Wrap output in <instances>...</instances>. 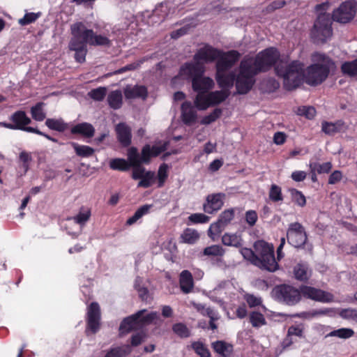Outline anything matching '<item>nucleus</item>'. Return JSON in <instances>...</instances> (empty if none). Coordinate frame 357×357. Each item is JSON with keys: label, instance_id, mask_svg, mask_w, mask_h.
I'll use <instances>...</instances> for the list:
<instances>
[{"label": "nucleus", "instance_id": "obj_25", "mask_svg": "<svg viewBox=\"0 0 357 357\" xmlns=\"http://www.w3.org/2000/svg\"><path fill=\"white\" fill-rule=\"evenodd\" d=\"M236 89L238 94L248 93L255 83V79L238 73L236 79Z\"/></svg>", "mask_w": 357, "mask_h": 357}, {"label": "nucleus", "instance_id": "obj_17", "mask_svg": "<svg viewBox=\"0 0 357 357\" xmlns=\"http://www.w3.org/2000/svg\"><path fill=\"white\" fill-rule=\"evenodd\" d=\"M206 71L205 66L202 62L193 61L183 63L179 70V75L186 79L191 81L199 75H204Z\"/></svg>", "mask_w": 357, "mask_h": 357}, {"label": "nucleus", "instance_id": "obj_33", "mask_svg": "<svg viewBox=\"0 0 357 357\" xmlns=\"http://www.w3.org/2000/svg\"><path fill=\"white\" fill-rule=\"evenodd\" d=\"M200 238L199 232L192 228H185L180 236V243L195 244Z\"/></svg>", "mask_w": 357, "mask_h": 357}, {"label": "nucleus", "instance_id": "obj_58", "mask_svg": "<svg viewBox=\"0 0 357 357\" xmlns=\"http://www.w3.org/2000/svg\"><path fill=\"white\" fill-rule=\"evenodd\" d=\"M291 194L292 196V200L299 206L303 207L306 204V199L302 192L296 190L291 189Z\"/></svg>", "mask_w": 357, "mask_h": 357}, {"label": "nucleus", "instance_id": "obj_1", "mask_svg": "<svg viewBox=\"0 0 357 357\" xmlns=\"http://www.w3.org/2000/svg\"><path fill=\"white\" fill-rule=\"evenodd\" d=\"M313 63L305 69V82L317 86L328 77L331 70L335 68V61L324 53L315 52L312 55Z\"/></svg>", "mask_w": 357, "mask_h": 357}, {"label": "nucleus", "instance_id": "obj_32", "mask_svg": "<svg viewBox=\"0 0 357 357\" xmlns=\"http://www.w3.org/2000/svg\"><path fill=\"white\" fill-rule=\"evenodd\" d=\"M294 276L296 280L305 282L311 276V271L308 266L303 263L297 264L293 268Z\"/></svg>", "mask_w": 357, "mask_h": 357}, {"label": "nucleus", "instance_id": "obj_18", "mask_svg": "<svg viewBox=\"0 0 357 357\" xmlns=\"http://www.w3.org/2000/svg\"><path fill=\"white\" fill-rule=\"evenodd\" d=\"M82 26L79 32L87 44L93 46H110L111 40L107 37L96 35L92 29H86L83 23Z\"/></svg>", "mask_w": 357, "mask_h": 357}, {"label": "nucleus", "instance_id": "obj_12", "mask_svg": "<svg viewBox=\"0 0 357 357\" xmlns=\"http://www.w3.org/2000/svg\"><path fill=\"white\" fill-rule=\"evenodd\" d=\"M101 311L99 304L97 302H92L87 307L86 312V327L85 333L96 334L100 328Z\"/></svg>", "mask_w": 357, "mask_h": 357}, {"label": "nucleus", "instance_id": "obj_54", "mask_svg": "<svg viewBox=\"0 0 357 357\" xmlns=\"http://www.w3.org/2000/svg\"><path fill=\"white\" fill-rule=\"evenodd\" d=\"M107 94V89L104 86H100L96 89L91 90L88 95L89 96L96 100L102 101L104 100Z\"/></svg>", "mask_w": 357, "mask_h": 357}, {"label": "nucleus", "instance_id": "obj_28", "mask_svg": "<svg viewBox=\"0 0 357 357\" xmlns=\"http://www.w3.org/2000/svg\"><path fill=\"white\" fill-rule=\"evenodd\" d=\"M226 72L215 73L216 82L222 89L229 90L234 85V82L236 79L235 75L233 73L228 74Z\"/></svg>", "mask_w": 357, "mask_h": 357}, {"label": "nucleus", "instance_id": "obj_44", "mask_svg": "<svg viewBox=\"0 0 357 357\" xmlns=\"http://www.w3.org/2000/svg\"><path fill=\"white\" fill-rule=\"evenodd\" d=\"M341 71L349 77L357 76V59L344 62L341 66Z\"/></svg>", "mask_w": 357, "mask_h": 357}, {"label": "nucleus", "instance_id": "obj_43", "mask_svg": "<svg viewBox=\"0 0 357 357\" xmlns=\"http://www.w3.org/2000/svg\"><path fill=\"white\" fill-rule=\"evenodd\" d=\"M131 352L130 345L124 344L111 349L107 352L105 357H126Z\"/></svg>", "mask_w": 357, "mask_h": 357}, {"label": "nucleus", "instance_id": "obj_16", "mask_svg": "<svg viewBox=\"0 0 357 357\" xmlns=\"http://www.w3.org/2000/svg\"><path fill=\"white\" fill-rule=\"evenodd\" d=\"M221 50L212 47L210 45L205 44L204 47L198 49L193 56L195 61L202 62L204 66L206 63H213L216 61Z\"/></svg>", "mask_w": 357, "mask_h": 357}, {"label": "nucleus", "instance_id": "obj_23", "mask_svg": "<svg viewBox=\"0 0 357 357\" xmlns=\"http://www.w3.org/2000/svg\"><path fill=\"white\" fill-rule=\"evenodd\" d=\"M192 88L194 91L198 93H207L214 86L213 80L209 77L203 75H199L191 81Z\"/></svg>", "mask_w": 357, "mask_h": 357}, {"label": "nucleus", "instance_id": "obj_20", "mask_svg": "<svg viewBox=\"0 0 357 357\" xmlns=\"http://www.w3.org/2000/svg\"><path fill=\"white\" fill-rule=\"evenodd\" d=\"M234 218V209L229 208L222 211L217 220V222L211 225L208 229V235L210 234H220L223 228L227 225Z\"/></svg>", "mask_w": 357, "mask_h": 357}, {"label": "nucleus", "instance_id": "obj_10", "mask_svg": "<svg viewBox=\"0 0 357 357\" xmlns=\"http://www.w3.org/2000/svg\"><path fill=\"white\" fill-rule=\"evenodd\" d=\"M357 11V4L355 1L342 2L337 8L335 9L331 16V20L347 24L355 17Z\"/></svg>", "mask_w": 357, "mask_h": 357}, {"label": "nucleus", "instance_id": "obj_30", "mask_svg": "<svg viewBox=\"0 0 357 357\" xmlns=\"http://www.w3.org/2000/svg\"><path fill=\"white\" fill-rule=\"evenodd\" d=\"M225 253V250L220 245H212L206 247L201 255L208 257H215L216 263L222 261V257Z\"/></svg>", "mask_w": 357, "mask_h": 357}, {"label": "nucleus", "instance_id": "obj_21", "mask_svg": "<svg viewBox=\"0 0 357 357\" xmlns=\"http://www.w3.org/2000/svg\"><path fill=\"white\" fill-rule=\"evenodd\" d=\"M116 139L123 147H128L132 143L131 128L126 123L121 122L116 125Z\"/></svg>", "mask_w": 357, "mask_h": 357}, {"label": "nucleus", "instance_id": "obj_9", "mask_svg": "<svg viewBox=\"0 0 357 357\" xmlns=\"http://www.w3.org/2000/svg\"><path fill=\"white\" fill-rule=\"evenodd\" d=\"M287 240L289 244L296 248H303L307 241L305 227L299 222H291L287 230Z\"/></svg>", "mask_w": 357, "mask_h": 357}, {"label": "nucleus", "instance_id": "obj_27", "mask_svg": "<svg viewBox=\"0 0 357 357\" xmlns=\"http://www.w3.org/2000/svg\"><path fill=\"white\" fill-rule=\"evenodd\" d=\"M70 132L72 135H79L86 138H91L95 134V128L92 124L83 122L73 126Z\"/></svg>", "mask_w": 357, "mask_h": 357}, {"label": "nucleus", "instance_id": "obj_61", "mask_svg": "<svg viewBox=\"0 0 357 357\" xmlns=\"http://www.w3.org/2000/svg\"><path fill=\"white\" fill-rule=\"evenodd\" d=\"M298 112L299 115L304 116L308 119H313L316 115V109L310 106H302L298 107Z\"/></svg>", "mask_w": 357, "mask_h": 357}, {"label": "nucleus", "instance_id": "obj_39", "mask_svg": "<svg viewBox=\"0 0 357 357\" xmlns=\"http://www.w3.org/2000/svg\"><path fill=\"white\" fill-rule=\"evenodd\" d=\"M71 146L74 149V151L77 155L82 158H89L92 156L95 150L93 148L86 146V145H80L76 142H70Z\"/></svg>", "mask_w": 357, "mask_h": 357}, {"label": "nucleus", "instance_id": "obj_60", "mask_svg": "<svg viewBox=\"0 0 357 357\" xmlns=\"http://www.w3.org/2000/svg\"><path fill=\"white\" fill-rule=\"evenodd\" d=\"M303 331L304 326L303 324L292 325L288 328L287 336L291 337L294 335L301 337H303Z\"/></svg>", "mask_w": 357, "mask_h": 357}, {"label": "nucleus", "instance_id": "obj_6", "mask_svg": "<svg viewBox=\"0 0 357 357\" xmlns=\"http://www.w3.org/2000/svg\"><path fill=\"white\" fill-rule=\"evenodd\" d=\"M82 22H76L71 26V33L73 37L69 43V49L75 51V59L77 62L82 63L86 60L87 54V43L79 33Z\"/></svg>", "mask_w": 357, "mask_h": 357}, {"label": "nucleus", "instance_id": "obj_2", "mask_svg": "<svg viewBox=\"0 0 357 357\" xmlns=\"http://www.w3.org/2000/svg\"><path fill=\"white\" fill-rule=\"evenodd\" d=\"M275 71L278 77L282 78L284 88L287 91L296 89L305 82L303 64L298 61L291 63L280 61L275 66Z\"/></svg>", "mask_w": 357, "mask_h": 357}, {"label": "nucleus", "instance_id": "obj_40", "mask_svg": "<svg viewBox=\"0 0 357 357\" xmlns=\"http://www.w3.org/2000/svg\"><path fill=\"white\" fill-rule=\"evenodd\" d=\"M109 167L113 170L121 172L128 171L130 167H132L131 162L124 158H114L109 161Z\"/></svg>", "mask_w": 357, "mask_h": 357}, {"label": "nucleus", "instance_id": "obj_52", "mask_svg": "<svg viewBox=\"0 0 357 357\" xmlns=\"http://www.w3.org/2000/svg\"><path fill=\"white\" fill-rule=\"evenodd\" d=\"M354 335V331L351 328H342L334 330L328 334L330 337H337L342 339H348Z\"/></svg>", "mask_w": 357, "mask_h": 357}, {"label": "nucleus", "instance_id": "obj_4", "mask_svg": "<svg viewBox=\"0 0 357 357\" xmlns=\"http://www.w3.org/2000/svg\"><path fill=\"white\" fill-rule=\"evenodd\" d=\"M147 310L143 309L136 313L124 318L120 324L119 331L121 333H128L132 331L141 330L151 324L158 319L157 312H151L145 314Z\"/></svg>", "mask_w": 357, "mask_h": 357}, {"label": "nucleus", "instance_id": "obj_13", "mask_svg": "<svg viewBox=\"0 0 357 357\" xmlns=\"http://www.w3.org/2000/svg\"><path fill=\"white\" fill-rule=\"evenodd\" d=\"M128 159L132 165V167L139 166L142 164L148 165L153 158L151 152V145L145 144L141 151V154L138 153L136 147L132 146L128 150Z\"/></svg>", "mask_w": 357, "mask_h": 357}, {"label": "nucleus", "instance_id": "obj_34", "mask_svg": "<svg viewBox=\"0 0 357 357\" xmlns=\"http://www.w3.org/2000/svg\"><path fill=\"white\" fill-rule=\"evenodd\" d=\"M344 124L341 120L335 123L324 121L321 124V130L326 135H333L342 130Z\"/></svg>", "mask_w": 357, "mask_h": 357}, {"label": "nucleus", "instance_id": "obj_59", "mask_svg": "<svg viewBox=\"0 0 357 357\" xmlns=\"http://www.w3.org/2000/svg\"><path fill=\"white\" fill-rule=\"evenodd\" d=\"M188 220L192 224H204L210 220V218L204 213H192L188 217Z\"/></svg>", "mask_w": 357, "mask_h": 357}, {"label": "nucleus", "instance_id": "obj_48", "mask_svg": "<svg viewBox=\"0 0 357 357\" xmlns=\"http://www.w3.org/2000/svg\"><path fill=\"white\" fill-rule=\"evenodd\" d=\"M249 319L254 328H259L266 324V321L264 314L259 312H252L250 314Z\"/></svg>", "mask_w": 357, "mask_h": 357}, {"label": "nucleus", "instance_id": "obj_15", "mask_svg": "<svg viewBox=\"0 0 357 357\" xmlns=\"http://www.w3.org/2000/svg\"><path fill=\"white\" fill-rule=\"evenodd\" d=\"M301 295L306 298L323 303H330L333 301L332 294L312 287L302 285L300 287Z\"/></svg>", "mask_w": 357, "mask_h": 357}, {"label": "nucleus", "instance_id": "obj_19", "mask_svg": "<svg viewBox=\"0 0 357 357\" xmlns=\"http://www.w3.org/2000/svg\"><path fill=\"white\" fill-rule=\"evenodd\" d=\"M225 197L226 195L223 192L208 195L206 198V202L203 204L204 212L208 214H213L220 210L224 205Z\"/></svg>", "mask_w": 357, "mask_h": 357}, {"label": "nucleus", "instance_id": "obj_31", "mask_svg": "<svg viewBox=\"0 0 357 357\" xmlns=\"http://www.w3.org/2000/svg\"><path fill=\"white\" fill-rule=\"evenodd\" d=\"M215 352L222 357H231L234 351L233 345L222 340H217L211 344Z\"/></svg>", "mask_w": 357, "mask_h": 357}, {"label": "nucleus", "instance_id": "obj_3", "mask_svg": "<svg viewBox=\"0 0 357 357\" xmlns=\"http://www.w3.org/2000/svg\"><path fill=\"white\" fill-rule=\"evenodd\" d=\"M255 252L245 248L243 255L248 254L251 262L263 270L274 272L279 265L275 260L273 246L264 241H258L254 244Z\"/></svg>", "mask_w": 357, "mask_h": 357}, {"label": "nucleus", "instance_id": "obj_7", "mask_svg": "<svg viewBox=\"0 0 357 357\" xmlns=\"http://www.w3.org/2000/svg\"><path fill=\"white\" fill-rule=\"evenodd\" d=\"M273 292L279 302L289 306L296 305L301 299L300 289L286 284L277 285Z\"/></svg>", "mask_w": 357, "mask_h": 357}, {"label": "nucleus", "instance_id": "obj_63", "mask_svg": "<svg viewBox=\"0 0 357 357\" xmlns=\"http://www.w3.org/2000/svg\"><path fill=\"white\" fill-rule=\"evenodd\" d=\"M245 220L250 227H253L256 225L258 220L257 213L254 210H249L245 212Z\"/></svg>", "mask_w": 357, "mask_h": 357}, {"label": "nucleus", "instance_id": "obj_51", "mask_svg": "<svg viewBox=\"0 0 357 357\" xmlns=\"http://www.w3.org/2000/svg\"><path fill=\"white\" fill-rule=\"evenodd\" d=\"M155 180V172L152 171L145 172L139 182L137 184V187L148 188L151 187Z\"/></svg>", "mask_w": 357, "mask_h": 357}, {"label": "nucleus", "instance_id": "obj_26", "mask_svg": "<svg viewBox=\"0 0 357 357\" xmlns=\"http://www.w3.org/2000/svg\"><path fill=\"white\" fill-rule=\"evenodd\" d=\"M124 96L126 99L142 98L146 100L148 91L145 86L135 85L133 87L127 86L124 89Z\"/></svg>", "mask_w": 357, "mask_h": 357}, {"label": "nucleus", "instance_id": "obj_57", "mask_svg": "<svg viewBox=\"0 0 357 357\" xmlns=\"http://www.w3.org/2000/svg\"><path fill=\"white\" fill-rule=\"evenodd\" d=\"M168 165L166 163L160 165L158 172V186L161 188L164 185L166 179L168 177L167 174Z\"/></svg>", "mask_w": 357, "mask_h": 357}, {"label": "nucleus", "instance_id": "obj_22", "mask_svg": "<svg viewBox=\"0 0 357 357\" xmlns=\"http://www.w3.org/2000/svg\"><path fill=\"white\" fill-rule=\"evenodd\" d=\"M259 73H262V71L259 70L255 59L245 57L241 61L239 74L255 78Z\"/></svg>", "mask_w": 357, "mask_h": 357}, {"label": "nucleus", "instance_id": "obj_38", "mask_svg": "<svg viewBox=\"0 0 357 357\" xmlns=\"http://www.w3.org/2000/svg\"><path fill=\"white\" fill-rule=\"evenodd\" d=\"M45 106V102H38L31 107L30 113L33 120L36 121H43L46 118V113L44 110Z\"/></svg>", "mask_w": 357, "mask_h": 357}, {"label": "nucleus", "instance_id": "obj_50", "mask_svg": "<svg viewBox=\"0 0 357 357\" xmlns=\"http://www.w3.org/2000/svg\"><path fill=\"white\" fill-rule=\"evenodd\" d=\"M173 332L181 338L189 337L191 335L190 331L187 326L183 323H176L172 326Z\"/></svg>", "mask_w": 357, "mask_h": 357}, {"label": "nucleus", "instance_id": "obj_41", "mask_svg": "<svg viewBox=\"0 0 357 357\" xmlns=\"http://www.w3.org/2000/svg\"><path fill=\"white\" fill-rule=\"evenodd\" d=\"M45 126L50 130L58 132H64L68 128V124L63 121L62 119H47Z\"/></svg>", "mask_w": 357, "mask_h": 357}, {"label": "nucleus", "instance_id": "obj_53", "mask_svg": "<svg viewBox=\"0 0 357 357\" xmlns=\"http://www.w3.org/2000/svg\"><path fill=\"white\" fill-rule=\"evenodd\" d=\"M141 280L137 278L135 281V289L137 291L139 297L142 301L148 303L150 301L149 289L146 287L140 285Z\"/></svg>", "mask_w": 357, "mask_h": 357}, {"label": "nucleus", "instance_id": "obj_42", "mask_svg": "<svg viewBox=\"0 0 357 357\" xmlns=\"http://www.w3.org/2000/svg\"><path fill=\"white\" fill-rule=\"evenodd\" d=\"M152 204H144L140 206L134 213V215L129 218L126 221L127 225H132L135 224L138 220L144 215L149 213L150 209L152 208Z\"/></svg>", "mask_w": 357, "mask_h": 357}, {"label": "nucleus", "instance_id": "obj_24", "mask_svg": "<svg viewBox=\"0 0 357 357\" xmlns=\"http://www.w3.org/2000/svg\"><path fill=\"white\" fill-rule=\"evenodd\" d=\"M181 119L185 125L190 126L197 121V114L190 101H185L181 107Z\"/></svg>", "mask_w": 357, "mask_h": 357}, {"label": "nucleus", "instance_id": "obj_45", "mask_svg": "<svg viewBox=\"0 0 357 357\" xmlns=\"http://www.w3.org/2000/svg\"><path fill=\"white\" fill-rule=\"evenodd\" d=\"M198 93L195 99V105L199 110H205L211 106L208 93Z\"/></svg>", "mask_w": 357, "mask_h": 357}, {"label": "nucleus", "instance_id": "obj_49", "mask_svg": "<svg viewBox=\"0 0 357 357\" xmlns=\"http://www.w3.org/2000/svg\"><path fill=\"white\" fill-rule=\"evenodd\" d=\"M192 349L200 357H211V353L207 347L200 341H195L191 344Z\"/></svg>", "mask_w": 357, "mask_h": 357}, {"label": "nucleus", "instance_id": "obj_11", "mask_svg": "<svg viewBox=\"0 0 357 357\" xmlns=\"http://www.w3.org/2000/svg\"><path fill=\"white\" fill-rule=\"evenodd\" d=\"M280 52L276 48L268 47L259 52L255 59L259 70H261L262 73H265L268 71L273 66L275 67L279 63L278 61L280 59Z\"/></svg>", "mask_w": 357, "mask_h": 357}, {"label": "nucleus", "instance_id": "obj_5", "mask_svg": "<svg viewBox=\"0 0 357 357\" xmlns=\"http://www.w3.org/2000/svg\"><path fill=\"white\" fill-rule=\"evenodd\" d=\"M333 22L329 13L318 15L310 31V37L315 44H324L333 36Z\"/></svg>", "mask_w": 357, "mask_h": 357}, {"label": "nucleus", "instance_id": "obj_36", "mask_svg": "<svg viewBox=\"0 0 357 357\" xmlns=\"http://www.w3.org/2000/svg\"><path fill=\"white\" fill-rule=\"evenodd\" d=\"M229 95V91L224 89L208 93V99L210 100L211 106L217 105L224 102Z\"/></svg>", "mask_w": 357, "mask_h": 357}, {"label": "nucleus", "instance_id": "obj_29", "mask_svg": "<svg viewBox=\"0 0 357 357\" xmlns=\"http://www.w3.org/2000/svg\"><path fill=\"white\" fill-rule=\"evenodd\" d=\"M179 285L184 294H189L194 287V281L192 273L188 271H183L179 275Z\"/></svg>", "mask_w": 357, "mask_h": 357}, {"label": "nucleus", "instance_id": "obj_64", "mask_svg": "<svg viewBox=\"0 0 357 357\" xmlns=\"http://www.w3.org/2000/svg\"><path fill=\"white\" fill-rule=\"evenodd\" d=\"M340 316L346 319H357V310L347 308V309H342L339 312Z\"/></svg>", "mask_w": 357, "mask_h": 357}, {"label": "nucleus", "instance_id": "obj_35", "mask_svg": "<svg viewBox=\"0 0 357 357\" xmlns=\"http://www.w3.org/2000/svg\"><path fill=\"white\" fill-rule=\"evenodd\" d=\"M109 106L113 109H119L123 105V96L120 90L111 91L107 96Z\"/></svg>", "mask_w": 357, "mask_h": 357}, {"label": "nucleus", "instance_id": "obj_47", "mask_svg": "<svg viewBox=\"0 0 357 357\" xmlns=\"http://www.w3.org/2000/svg\"><path fill=\"white\" fill-rule=\"evenodd\" d=\"M268 197L269 199L274 203L282 202L284 197L281 187L276 184H272L268 192Z\"/></svg>", "mask_w": 357, "mask_h": 357}, {"label": "nucleus", "instance_id": "obj_37", "mask_svg": "<svg viewBox=\"0 0 357 357\" xmlns=\"http://www.w3.org/2000/svg\"><path fill=\"white\" fill-rule=\"evenodd\" d=\"M222 243L225 245L235 248H241L243 245L241 236L236 234L225 233L222 237Z\"/></svg>", "mask_w": 357, "mask_h": 357}, {"label": "nucleus", "instance_id": "obj_62", "mask_svg": "<svg viewBox=\"0 0 357 357\" xmlns=\"http://www.w3.org/2000/svg\"><path fill=\"white\" fill-rule=\"evenodd\" d=\"M40 13H28L24 17L19 20V24L22 26L30 24L39 17Z\"/></svg>", "mask_w": 357, "mask_h": 357}, {"label": "nucleus", "instance_id": "obj_8", "mask_svg": "<svg viewBox=\"0 0 357 357\" xmlns=\"http://www.w3.org/2000/svg\"><path fill=\"white\" fill-rule=\"evenodd\" d=\"M10 122H0V126L9 130H19L31 132L33 131V127L28 126L31 123V119L23 110H17L13 112L9 117Z\"/></svg>", "mask_w": 357, "mask_h": 357}, {"label": "nucleus", "instance_id": "obj_56", "mask_svg": "<svg viewBox=\"0 0 357 357\" xmlns=\"http://www.w3.org/2000/svg\"><path fill=\"white\" fill-rule=\"evenodd\" d=\"M222 114V109L220 108L215 109L211 113L204 116L201 120V124L208 125L215 121Z\"/></svg>", "mask_w": 357, "mask_h": 357}, {"label": "nucleus", "instance_id": "obj_14", "mask_svg": "<svg viewBox=\"0 0 357 357\" xmlns=\"http://www.w3.org/2000/svg\"><path fill=\"white\" fill-rule=\"evenodd\" d=\"M241 56L236 50H229L226 52L221 50L220 56L216 59V72H227L239 60Z\"/></svg>", "mask_w": 357, "mask_h": 357}, {"label": "nucleus", "instance_id": "obj_55", "mask_svg": "<svg viewBox=\"0 0 357 357\" xmlns=\"http://www.w3.org/2000/svg\"><path fill=\"white\" fill-rule=\"evenodd\" d=\"M310 167L314 168V170H316L318 174H321L329 173L332 169L333 165L331 162H326L322 164L314 162L310 164Z\"/></svg>", "mask_w": 357, "mask_h": 357}, {"label": "nucleus", "instance_id": "obj_46", "mask_svg": "<svg viewBox=\"0 0 357 357\" xmlns=\"http://www.w3.org/2000/svg\"><path fill=\"white\" fill-rule=\"evenodd\" d=\"M91 215V213L89 208L84 209V207H82L78 214L71 219L80 226H84L89 220Z\"/></svg>", "mask_w": 357, "mask_h": 357}]
</instances>
